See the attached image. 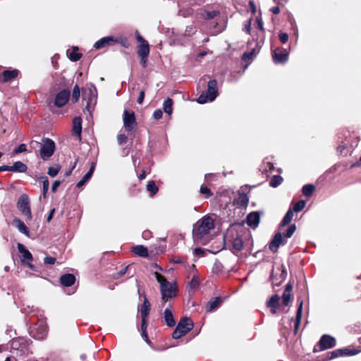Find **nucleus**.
Returning <instances> with one entry per match:
<instances>
[{"mask_svg":"<svg viewBox=\"0 0 361 361\" xmlns=\"http://www.w3.org/2000/svg\"><path fill=\"white\" fill-rule=\"evenodd\" d=\"M72 130L73 133L80 139L82 133V118L80 116H76L73 118Z\"/></svg>","mask_w":361,"mask_h":361,"instance_id":"21","label":"nucleus"},{"mask_svg":"<svg viewBox=\"0 0 361 361\" xmlns=\"http://www.w3.org/2000/svg\"><path fill=\"white\" fill-rule=\"evenodd\" d=\"M60 169L61 166L59 164H56L54 166H50L48 169L47 174L51 177L54 178L57 176Z\"/></svg>","mask_w":361,"mask_h":361,"instance_id":"40","label":"nucleus"},{"mask_svg":"<svg viewBox=\"0 0 361 361\" xmlns=\"http://www.w3.org/2000/svg\"><path fill=\"white\" fill-rule=\"evenodd\" d=\"M40 179L42 182V196L45 198L49 187V179L47 176H42Z\"/></svg>","mask_w":361,"mask_h":361,"instance_id":"36","label":"nucleus"},{"mask_svg":"<svg viewBox=\"0 0 361 361\" xmlns=\"http://www.w3.org/2000/svg\"><path fill=\"white\" fill-rule=\"evenodd\" d=\"M114 41H116L114 36L102 37L94 43V48L96 49H99L108 46H111L114 44Z\"/></svg>","mask_w":361,"mask_h":361,"instance_id":"19","label":"nucleus"},{"mask_svg":"<svg viewBox=\"0 0 361 361\" xmlns=\"http://www.w3.org/2000/svg\"><path fill=\"white\" fill-rule=\"evenodd\" d=\"M154 276L157 281L160 283V291L161 294V307H164L169 300L176 296V285L169 282L158 272H155Z\"/></svg>","mask_w":361,"mask_h":361,"instance_id":"2","label":"nucleus"},{"mask_svg":"<svg viewBox=\"0 0 361 361\" xmlns=\"http://www.w3.org/2000/svg\"><path fill=\"white\" fill-rule=\"evenodd\" d=\"M142 236L144 239H149L152 237V233L148 230L144 231Z\"/></svg>","mask_w":361,"mask_h":361,"instance_id":"64","label":"nucleus"},{"mask_svg":"<svg viewBox=\"0 0 361 361\" xmlns=\"http://www.w3.org/2000/svg\"><path fill=\"white\" fill-rule=\"evenodd\" d=\"M286 240L283 238V235L281 233H276L272 240L270 241L269 244V249L273 252L276 253L278 251L280 245H285L286 243Z\"/></svg>","mask_w":361,"mask_h":361,"instance_id":"12","label":"nucleus"},{"mask_svg":"<svg viewBox=\"0 0 361 361\" xmlns=\"http://www.w3.org/2000/svg\"><path fill=\"white\" fill-rule=\"evenodd\" d=\"M19 74L17 69L5 70L0 75V82H7L16 78Z\"/></svg>","mask_w":361,"mask_h":361,"instance_id":"18","label":"nucleus"},{"mask_svg":"<svg viewBox=\"0 0 361 361\" xmlns=\"http://www.w3.org/2000/svg\"><path fill=\"white\" fill-rule=\"evenodd\" d=\"M283 304L288 306L291 300V294L290 293H283L282 295Z\"/></svg>","mask_w":361,"mask_h":361,"instance_id":"48","label":"nucleus"},{"mask_svg":"<svg viewBox=\"0 0 361 361\" xmlns=\"http://www.w3.org/2000/svg\"><path fill=\"white\" fill-rule=\"evenodd\" d=\"M133 252L139 257H147L149 255L148 250L143 245H136L133 247Z\"/></svg>","mask_w":361,"mask_h":361,"instance_id":"26","label":"nucleus"},{"mask_svg":"<svg viewBox=\"0 0 361 361\" xmlns=\"http://www.w3.org/2000/svg\"><path fill=\"white\" fill-rule=\"evenodd\" d=\"M165 307L166 308L163 313L164 322L169 327H173L176 325V321L173 317L171 305L169 303Z\"/></svg>","mask_w":361,"mask_h":361,"instance_id":"16","label":"nucleus"},{"mask_svg":"<svg viewBox=\"0 0 361 361\" xmlns=\"http://www.w3.org/2000/svg\"><path fill=\"white\" fill-rule=\"evenodd\" d=\"M162 116L163 112L160 109H156L153 113V117L157 120L160 119L162 117Z\"/></svg>","mask_w":361,"mask_h":361,"instance_id":"58","label":"nucleus"},{"mask_svg":"<svg viewBox=\"0 0 361 361\" xmlns=\"http://www.w3.org/2000/svg\"><path fill=\"white\" fill-rule=\"evenodd\" d=\"M267 305L271 308H278L279 306V296L277 294L272 295L267 302Z\"/></svg>","mask_w":361,"mask_h":361,"instance_id":"33","label":"nucleus"},{"mask_svg":"<svg viewBox=\"0 0 361 361\" xmlns=\"http://www.w3.org/2000/svg\"><path fill=\"white\" fill-rule=\"evenodd\" d=\"M283 178L281 176L275 175L271 178L269 181V185L273 188H276L281 184Z\"/></svg>","mask_w":361,"mask_h":361,"instance_id":"37","label":"nucleus"},{"mask_svg":"<svg viewBox=\"0 0 361 361\" xmlns=\"http://www.w3.org/2000/svg\"><path fill=\"white\" fill-rule=\"evenodd\" d=\"M222 303V298L221 297H216L211 299L206 305V310L208 312H212L216 310Z\"/></svg>","mask_w":361,"mask_h":361,"instance_id":"20","label":"nucleus"},{"mask_svg":"<svg viewBox=\"0 0 361 361\" xmlns=\"http://www.w3.org/2000/svg\"><path fill=\"white\" fill-rule=\"evenodd\" d=\"M62 183V181H60V180H55L53 184H52V186H51V191L53 192H55L58 188V187L61 185V183Z\"/></svg>","mask_w":361,"mask_h":361,"instance_id":"62","label":"nucleus"},{"mask_svg":"<svg viewBox=\"0 0 361 361\" xmlns=\"http://www.w3.org/2000/svg\"><path fill=\"white\" fill-rule=\"evenodd\" d=\"M249 197L245 193H240L234 200V204L238 207H246L248 204Z\"/></svg>","mask_w":361,"mask_h":361,"instance_id":"25","label":"nucleus"},{"mask_svg":"<svg viewBox=\"0 0 361 361\" xmlns=\"http://www.w3.org/2000/svg\"><path fill=\"white\" fill-rule=\"evenodd\" d=\"M70 95V91L68 90L60 91L55 97L54 105L59 108L63 106L68 102Z\"/></svg>","mask_w":361,"mask_h":361,"instance_id":"13","label":"nucleus"},{"mask_svg":"<svg viewBox=\"0 0 361 361\" xmlns=\"http://www.w3.org/2000/svg\"><path fill=\"white\" fill-rule=\"evenodd\" d=\"M255 52V49H252L251 51L245 52L243 55V59L246 61L247 59H252V56Z\"/></svg>","mask_w":361,"mask_h":361,"instance_id":"60","label":"nucleus"},{"mask_svg":"<svg viewBox=\"0 0 361 361\" xmlns=\"http://www.w3.org/2000/svg\"><path fill=\"white\" fill-rule=\"evenodd\" d=\"M251 22H252V20L249 19L248 20H247L245 22V25H244V30L247 34H250V31H251Z\"/></svg>","mask_w":361,"mask_h":361,"instance_id":"56","label":"nucleus"},{"mask_svg":"<svg viewBox=\"0 0 361 361\" xmlns=\"http://www.w3.org/2000/svg\"><path fill=\"white\" fill-rule=\"evenodd\" d=\"M56 262V258L50 256L44 257V262L46 264H54Z\"/></svg>","mask_w":361,"mask_h":361,"instance_id":"55","label":"nucleus"},{"mask_svg":"<svg viewBox=\"0 0 361 361\" xmlns=\"http://www.w3.org/2000/svg\"><path fill=\"white\" fill-rule=\"evenodd\" d=\"M214 228V222L212 217L204 216L193 226L192 237L195 242L204 243V238Z\"/></svg>","mask_w":361,"mask_h":361,"instance_id":"1","label":"nucleus"},{"mask_svg":"<svg viewBox=\"0 0 361 361\" xmlns=\"http://www.w3.org/2000/svg\"><path fill=\"white\" fill-rule=\"evenodd\" d=\"M193 326L194 324L190 318H181L172 334V338L173 339H178L181 338L192 330Z\"/></svg>","mask_w":361,"mask_h":361,"instance_id":"5","label":"nucleus"},{"mask_svg":"<svg viewBox=\"0 0 361 361\" xmlns=\"http://www.w3.org/2000/svg\"><path fill=\"white\" fill-rule=\"evenodd\" d=\"M305 204H306L305 201H304V200H299L298 202H297L295 204V205L293 207V211L295 212H300L305 207Z\"/></svg>","mask_w":361,"mask_h":361,"instance_id":"46","label":"nucleus"},{"mask_svg":"<svg viewBox=\"0 0 361 361\" xmlns=\"http://www.w3.org/2000/svg\"><path fill=\"white\" fill-rule=\"evenodd\" d=\"M315 190V186L313 184H306L302 186V192L303 195L310 197Z\"/></svg>","mask_w":361,"mask_h":361,"instance_id":"31","label":"nucleus"},{"mask_svg":"<svg viewBox=\"0 0 361 361\" xmlns=\"http://www.w3.org/2000/svg\"><path fill=\"white\" fill-rule=\"evenodd\" d=\"M339 350H341V357L353 356V355H357V353H359L360 352V350L350 349L349 348H341V349H339Z\"/></svg>","mask_w":361,"mask_h":361,"instance_id":"35","label":"nucleus"},{"mask_svg":"<svg viewBox=\"0 0 361 361\" xmlns=\"http://www.w3.org/2000/svg\"><path fill=\"white\" fill-rule=\"evenodd\" d=\"M145 98V91L142 90L140 92L139 97H137V102L139 104H142Z\"/></svg>","mask_w":361,"mask_h":361,"instance_id":"63","label":"nucleus"},{"mask_svg":"<svg viewBox=\"0 0 361 361\" xmlns=\"http://www.w3.org/2000/svg\"><path fill=\"white\" fill-rule=\"evenodd\" d=\"M27 151V145L25 144H20L17 148L13 150V154H20Z\"/></svg>","mask_w":361,"mask_h":361,"instance_id":"49","label":"nucleus"},{"mask_svg":"<svg viewBox=\"0 0 361 361\" xmlns=\"http://www.w3.org/2000/svg\"><path fill=\"white\" fill-rule=\"evenodd\" d=\"M341 350H339V349L334 350L330 353L331 355L328 358L325 359V360H330L341 357Z\"/></svg>","mask_w":361,"mask_h":361,"instance_id":"50","label":"nucleus"},{"mask_svg":"<svg viewBox=\"0 0 361 361\" xmlns=\"http://www.w3.org/2000/svg\"><path fill=\"white\" fill-rule=\"evenodd\" d=\"M78 47H75L69 55V59L71 61L75 62L80 59L82 54L78 52Z\"/></svg>","mask_w":361,"mask_h":361,"instance_id":"42","label":"nucleus"},{"mask_svg":"<svg viewBox=\"0 0 361 361\" xmlns=\"http://www.w3.org/2000/svg\"><path fill=\"white\" fill-rule=\"evenodd\" d=\"M13 224L18 228L19 232L23 233L27 237H30L29 230L22 220L19 219H15L13 220Z\"/></svg>","mask_w":361,"mask_h":361,"instance_id":"24","label":"nucleus"},{"mask_svg":"<svg viewBox=\"0 0 361 361\" xmlns=\"http://www.w3.org/2000/svg\"><path fill=\"white\" fill-rule=\"evenodd\" d=\"M256 24L257 27L261 30L264 31L263 21L260 16L257 17L256 18Z\"/></svg>","mask_w":361,"mask_h":361,"instance_id":"59","label":"nucleus"},{"mask_svg":"<svg viewBox=\"0 0 361 361\" xmlns=\"http://www.w3.org/2000/svg\"><path fill=\"white\" fill-rule=\"evenodd\" d=\"M123 126L128 131H132L137 126L135 113L125 110L123 112Z\"/></svg>","mask_w":361,"mask_h":361,"instance_id":"11","label":"nucleus"},{"mask_svg":"<svg viewBox=\"0 0 361 361\" xmlns=\"http://www.w3.org/2000/svg\"><path fill=\"white\" fill-rule=\"evenodd\" d=\"M75 281V276L72 274H65L60 277L61 283L66 287L71 286Z\"/></svg>","mask_w":361,"mask_h":361,"instance_id":"23","label":"nucleus"},{"mask_svg":"<svg viewBox=\"0 0 361 361\" xmlns=\"http://www.w3.org/2000/svg\"><path fill=\"white\" fill-rule=\"evenodd\" d=\"M149 54V45L148 42L140 44L137 47V54L139 56L147 57Z\"/></svg>","mask_w":361,"mask_h":361,"instance_id":"29","label":"nucleus"},{"mask_svg":"<svg viewBox=\"0 0 361 361\" xmlns=\"http://www.w3.org/2000/svg\"><path fill=\"white\" fill-rule=\"evenodd\" d=\"M200 284V280L199 278L197 276H193L190 282V286L191 288L194 289L197 288Z\"/></svg>","mask_w":361,"mask_h":361,"instance_id":"51","label":"nucleus"},{"mask_svg":"<svg viewBox=\"0 0 361 361\" xmlns=\"http://www.w3.org/2000/svg\"><path fill=\"white\" fill-rule=\"evenodd\" d=\"M17 208L26 216V221H31L32 219L30 200L26 194L21 195L18 198L17 202Z\"/></svg>","mask_w":361,"mask_h":361,"instance_id":"6","label":"nucleus"},{"mask_svg":"<svg viewBox=\"0 0 361 361\" xmlns=\"http://www.w3.org/2000/svg\"><path fill=\"white\" fill-rule=\"evenodd\" d=\"M200 192L201 194L204 195L206 198H208V197L212 196V195H213L211 190L209 188H207V186H204V185H202L200 187Z\"/></svg>","mask_w":361,"mask_h":361,"instance_id":"47","label":"nucleus"},{"mask_svg":"<svg viewBox=\"0 0 361 361\" xmlns=\"http://www.w3.org/2000/svg\"><path fill=\"white\" fill-rule=\"evenodd\" d=\"M299 302L298 307L296 312V316H295V327H294V331L295 334H297L299 327L300 326V322L302 319V305H303V301L299 300H298Z\"/></svg>","mask_w":361,"mask_h":361,"instance_id":"22","label":"nucleus"},{"mask_svg":"<svg viewBox=\"0 0 361 361\" xmlns=\"http://www.w3.org/2000/svg\"><path fill=\"white\" fill-rule=\"evenodd\" d=\"M147 190L150 192L151 195L153 196L157 193L159 188L154 180H150L147 185Z\"/></svg>","mask_w":361,"mask_h":361,"instance_id":"39","label":"nucleus"},{"mask_svg":"<svg viewBox=\"0 0 361 361\" xmlns=\"http://www.w3.org/2000/svg\"><path fill=\"white\" fill-rule=\"evenodd\" d=\"M114 39L116 40V41H114V44L119 43L124 48H129L130 43H129L127 37H126L124 36H120L118 37H114Z\"/></svg>","mask_w":361,"mask_h":361,"instance_id":"38","label":"nucleus"},{"mask_svg":"<svg viewBox=\"0 0 361 361\" xmlns=\"http://www.w3.org/2000/svg\"><path fill=\"white\" fill-rule=\"evenodd\" d=\"M27 169V165L20 161H16L13 166H11V172L23 173L25 172Z\"/></svg>","mask_w":361,"mask_h":361,"instance_id":"27","label":"nucleus"},{"mask_svg":"<svg viewBox=\"0 0 361 361\" xmlns=\"http://www.w3.org/2000/svg\"><path fill=\"white\" fill-rule=\"evenodd\" d=\"M97 97V89L94 85H91L83 94V99L87 100L85 109L88 111H90L92 106L95 104Z\"/></svg>","mask_w":361,"mask_h":361,"instance_id":"10","label":"nucleus"},{"mask_svg":"<svg viewBox=\"0 0 361 361\" xmlns=\"http://www.w3.org/2000/svg\"><path fill=\"white\" fill-rule=\"evenodd\" d=\"M95 165H96V164L94 162H92L91 166H90L89 171L82 178L83 179V180H85L86 183L91 178V177L94 173V171L95 169Z\"/></svg>","mask_w":361,"mask_h":361,"instance_id":"44","label":"nucleus"},{"mask_svg":"<svg viewBox=\"0 0 361 361\" xmlns=\"http://www.w3.org/2000/svg\"><path fill=\"white\" fill-rule=\"evenodd\" d=\"M336 345V341L334 337L328 334H324L322 336V337L319 339V341L317 343V345L314 346L313 351L314 353H317L319 351L317 349V347L319 348V350H325L335 347Z\"/></svg>","mask_w":361,"mask_h":361,"instance_id":"9","label":"nucleus"},{"mask_svg":"<svg viewBox=\"0 0 361 361\" xmlns=\"http://www.w3.org/2000/svg\"><path fill=\"white\" fill-rule=\"evenodd\" d=\"M232 247L237 252H240L243 250L244 247V243L242 238L238 235H237L236 237L233 239Z\"/></svg>","mask_w":361,"mask_h":361,"instance_id":"28","label":"nucleus"},{"mask_svg":"<svg viewBox=\"0 0 361 361\" xmlns=\"http://www.w3.org/2000/svg\"><path fill=\"white\" fill-rule=\"evenodd\" d=\"M279 40L282 44H285L288 42L289 36L286 32H280L279 33Z\"/></svg>","mask_w":361,"mask_h":361,"instance_id":"52","label":"nucleus"},{"mask_svg":"<svg viewBox=\"0 0 361 361\" xmlns=\"http://www.w3.org/2000/svg\"><path fill=\"white\" fill-rule=\"evenodd\" d=\"M31 343L24 338H13L11 343V353L17 357H25L31 353Z\"/></svg>","mask_w":361,"mask_h":361,"instance_id":"3","label":"nucleus"},{"mask_svg":"<svg viewBox=\"0 0 361 361\" xmlns=\"http://www.w3.org/2000/svg\"><path fill=\"white\" fill-rule=\"evenodd\" d=\"M147 323H141V331H142L141 336L142 337L143 339H145V341L147 343H149L150 341L147 336Z\"/></svg>","mask_w":361,"mask_h":361,"instance_id":"45","label":"nucleus"},{"mask_svg":"<svg viewBox=\"0 0 361 361\" xmlns=\"http://www.w3.org/2000/svg\"><path fill=\"white\" fill-rule=\"evenodd\" d=\"M80 98V87L78 85L73 87L72 92V102L76 103Z\"/></svg>","mask_w":361,"mask_h":361,"instance_id":"43","label":"nucleus"},{"mask_svg":"<svg viewBox=\"0 0 361 361\" xmlns=\"http://www.w3.org/2000/svg\"><path fill=\"white\" fill-rule=\"evenodd\" d=\"M135 37H136V39L137 41L140 43V44H145L146 42H147L140 35V33L136 31L135 32Z\"/></svg>","mask_w":361,"mask_h":361,"instance_id":"61","label":"nucleus"},{"mask_svg":"<svg viewBox=\"0 0 361 361\" xmlns=\"http://www.w3.org/2000/svg\"><path fill=\"white\" fill-rule=\"evenodd\" d=\"M260 221L259 212H252L246 217L247 224L253 229H255Z\"/></svg>","mask_w":361,"mask_h":361,"instance_id":"17","label":"nucleus"},{"mask_svg":"<svg viewBox=\"0 0 361 361\" xmlns=\"http://www.w3.org/2000/svg\"><path fill=\"white\" fill-rule=\"evenodd\" d=\"M196 27L193 25L187 26L185 29V35L191 36L196 32Z\"/></svg>","mask_w":361,"mask_h":361,"instance_id":"53","label":"nucleus"},{"mask_svg":"<svg viewBox=\"0 0 361 361\" xmlns=\"http://www.w3.org/2000/svg\"><path fill=\"white\" fill-rule=\"evenodd\" d=\"M296 230V226L295 224H291L288 226V228L286 230V231L283 233V238L286 240L287 238H290L293 233H295Z\"/></svg>","mask_w":361,"mask_h":361,"instance_id":"41","label":"nucleus"},{"mask_svg":"<svg viewBox=\"0 0 361 361\" xmlns=\"http://www.w3.org/2000/svg\"><path fill=\"white\" fill-rule=\"evenodd\" d=\"M219 14H220V13H219V11H216V10H213V11L204 10L201 13V16L204 19H205L207 20H209L214 19Z\"/></svg>","mask_w":361,"mask_h":361,"instance_id":"30","label":"nucleus"},{"mask_svg":"<svg viewBox=\"0 0 361 361\" xmlns=\"http://www.w3.org/2000/svg\"><path fill=\"white\" fill-rule=\"evenodd\" d=\"M117 140L119 145H123L127 142L128 137L124 134H119L118 135Z\"/></svg>","mask_w":361,"mask_h":361,"instance_id":"54","label":"nucleus"},{"mask_svg":"<svg viewBox=\"0 0 361 361\" xmlns=\"http://www.w3.org/2000/svg\"><path fill=\"white\" fill-rule=\"evenodd\" d=\"M217 85L218 83L216 80H209L207 83V90L202 92V94L197 98V102L199 104H203L207 102H212L214 101L219 95Z\"/></svg>","mask_w":361,"mask_h":361,"instance_id":"4","label":"nucleus"},{"mask_svg":"<svg viewBox=\"0 0 361 361\" xmlns=\"http://www.w3.org/2000/svg\"><path fill=\"white\" fill-rule=\"evenodd\" d=\"M163 109L169 116L172 114V111H173V100H172V99L167 98L166 99L164 100V104H163Z\"/></svg>","mask_w":361,"mask_h":361,"instance_id":"34","label":"nucleus"},{"mask_svg":"<svg viewBox=\"0 0 361 361\" xmlns=\"http://www.w3.org/2000/svg\"><path fill=\"white\" fill-rule=\"evenodd\" d=\"M30 336L37 340H43L47 334V326L44 321L36 323L30 331Z\"/></svg>","mask_w":361,"mask_h":361,"instance_id":"8","label":"nucleus"},{"mask_svg":"<svg viewBox=\"0 0 361 361\" xmlns=\"http://www.w3.org/2000/svg\"><path fill=\"white\" fill-rule=\"evenodd\" d=\"M21 254L23 255V257L24 259L32 260V255L31 252L28 250H26L25 251L22 252Z\"/></svg>","mask_w":361,"mask_h":361,"instance_id":"57","label":"nucleus"},{"mask_svg":"<svg viewBox=\"0 0 361 361\" xmlns=\"http://www.w3.org/2000/svg\"><path fill=\"white\" fill-rule=\"evenodd\" d=\"M143 303L138 306V310L142 319L141 323H147V319L150 312L151 305L145 295L143 296Z\"/></svg>","mask_w":361,"mask_h":361,"instance_id":"14","label":"nucleus"},{"mask_svg":"<svg viewBox=\"0 0 361 361\" xmlns=\"http://www.w3.org/2000/svg\"><path fill=\"white\" fill-rule=\"evenodd\" d=\"M293 216V212L291 209H289L280 223V227H283L288 224L292 221Z\"/></svg>","mask_w":361,"mask_h":361,"instance_id":"32","label":"nucleus"},{"mask_svg":"<svg viewBox=\"0 0 361 361\" xmlns=\"http://www.w3.org/2000/svg\"><path fill=\"white\" fill-rule=\"evenodd\" d=\"M56 149L55 142L50 138H43L39 154L41 158L46 161L54 154Z\"/></svg>","mask_w":361,"mask_h":361,"instance_id":"7","label":"nucleus"},{"mask_svg":"<svg viewBox=\"0 0 361 361\" xmlns=\"http://www.w3.org/2000/svg\"><path fill=\"white\" fill-rule=\"evenodd\" d=\"M272 56L275 63H284L288 61V53L285 49L276 48L274 50Z\"/></svg>","mask_w":361,"mask_h":361,"instance_id":"15","label":"nucleus"}]
</instances>
